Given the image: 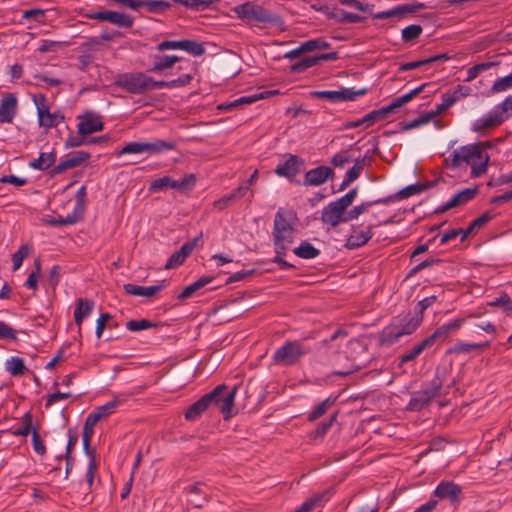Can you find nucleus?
Masks as SVG:
<instances>
[{"mask_svg": "<svg viewBox=\"0 0 512 512\" xmlns=\"http://www.w3.org/2000/svg\"><path fill=\"white\" fill-rule=\"evenodd\" d=\"M338 15L341 23H359L363 20V17L360 15L350 13L345 10H340Z\"/></svg>", "mask_w": 512, "mask_h": 512, "instance_id": "680f3d73", "label": "nucleus"}, {"mask_svg": "<svg viewBox=\"0 0 512 512\" xmlns=\"http://www.w3.org/2000/svg\"><path fill=\"white\" fill-rule=\"evenodd\" d=\"M507 118L508 116L504 115L497 105L485 116H483L480 119H477L473 123V131L479 132L487 128L497 127Z\"/></svg>", "mask_w": 512, "mask_h": 512, "instance_id": "dca6fc26", "label": "nucleus"}, {"mask_svg": "<svg viewBox=\"0 0 512 512\" xmlns=\"http://www.w3.org/2000/svg\"><path fill=\"white\" fill-rule=\"evenodd\" d=\"M34 102L37 107L39 125L47 129L56 127L64 121V116L60 112H50L46 97L43 94L34 96Z\"/></svg>", "mask_w": 512, "mask_h": 512, "instance_id": "f8f14e48", "label": "nucleus"}, {"mask_svg": "<svg viewBox=\"0 0 512 512\" xmlns=\"http://www.w3.org/2000/svg\"><path fill=\"white\" fill-rule=\"evenodd\" d=\"M85 201H86V187L81 186L76 193V206L74 208V214L82 217L85 210Z\"/></svg>", "mask_w": 512, "mask_h": 512, "instance_id": "09e8293b", "label": "nucleus"}, {"mask_svg": "<svg viewBox=\"0 0 512 512\" xmlns=\"http://www.w3.org/2000/svg\"><path fill=\"white\" fill-rule=\"evenodd\" d=\"M196 183V177L194 174H188L179 180L172 179L169 176L154 179L150 182L149 191L157 192L164 189H175L178 191L191 190Z\"/></svg>", "mask_w": 512, "mask_h": 512, "instance_id": "9d476101", "label": "nucleus"}, {"mask_svg": "<svg viewBox=\"0 0 512 512\" xmlns=\"http://www.w3.org/2000/svg\"><path fill=\"white\" fill-rule=\"evenodd\" d=\"M357 194V188H353L341 198L324 207L321 214L322 222L332 227H336L342 222H347L345 220V211L353 203Z\"/></svg>", "mask_w": 512, "mask_h": 512, "instance_id": "39448f33", "label": "nucleus"}, {"mask_svg": "<svg viewBox=\"0 0 512 512\" xmlns=\"http://www.w3.org/2000/svg\"><path fill=\"white\" fill-rule=\"evenodd\" d=\"M180 60V57L176 55L171 56H154V65L152 71H163L172 67L176 62Z\"/></svg>", "mask_w": 512, "mask_h": 512, "instance_id": "4c0bfd02", "label": "nucleus"}, {"mask_svg": "<svg viewBox=\"0 0 512 512\" xmlns=\"http://www.w3.org/2000/svg\"><path fill=\"white\" fill-rule=\"evenodd\" d=\"M305 52L314 51L317 49H326L329 47V43L321 38L311 39L302 43Z\"/></svg>", "mask_w": 512, "mask_h": 512, "instance_id": "6e6d98bb", "label": "nucleus"}, {"mask_svg": "<svg viewBox=\"0 0 512 512\" xmlns=\"http://www.w3.org/2000/svg\"><path fill=\"white\" fill-rule=\"evenodd\" d=\"M373 237L372 226H368L366 230L354 229L346 242L348 249H356L365 245Z\"/></svg>", "mask_w": 512, "mask_h": 512, "instance_id": "bb28decb", "label": "nucleus"}, {"mask_svg": "<svg viewBox=\"0 0 512 512\" xmlns=\"http://www.w3.org/2000/svg\"><path fill=\"white\" fill-rule=\"evenodd\" d=\"M149 76L141 72L124 73L117 77L115 85L131 94H143L148 91Z\"/></svg>", "mask_w": 512, "mask_h": 512, "instance_id": "1a4fd4ad", "label": "nucleus"}, {"mask_svg": "<svg viewBox=\"0 0 512 512\" xmlns=\"http://www.w3.org/2000/svg\"><path fill=\"white\" fill-rule=\"evenodd\" d=\"M367 92L366 89L354 90L351 88H345L339 91H314L312 95L318 98L328 99L332 102H341V101H353L358 96H362Z\"/></svg>", "mask_w": 512, "mask_h": 512, "instance_id": "4468645a", "label": "nucleus"}, {"mask_svg": "<svg viewBox=\"0 0 512 512\" xmlns=\"http://www.w3.org/2000/svg\"><path fill=\"white\" fill-rule=\"evenodd\" d=\"M430 186H431V184H412V185H409V186L401 189L400 191H398L395 196H391L392 197V201L394 199H406V198H408V197H410L412 195L419 194L422 191H424L427 188H429Z\"/></svg>", "mask_w": 512, "mask_h": 512, "instance_id": "e433bc0d", "label": "nucleus"}, {"mask_svg": "<svg viewBox=\"0 0 512 512\" xmlns=\"http://www.w3.org/2000/svg\"><path fill=\"white\" fill-rule=\"evenodd\" d=\"M144 6H146L150 12H157L166 10L170 5L165 1L151 0L144 1Z\"/></svg>", "mask_w": 512, "mask_h": 512, "instance_id": "e2e57ef3", "label": "nucleus"}, {"mask_svg": "<svg viewBox=\"0 0 512 512\" xmlns=\"http://www.w3.org/2000/svg\"><path fill=\"white\" fill-rule=\"evenodd\" d=\"M125 154H144L142 142H129L117 152L118 157Z\"/></svg>", "mask_w": 512, "mask_h": 512, "instance_id": "603ef678", "label": "nucleus"}, {"mask_svg": "<svg viewBox=\"0 0 512 512\" xmlns=\"http://www.w3.org/2000/svg\"><path fill=\"white\" fill-rule=\"evenodd\" d=\"M166 280H163L159 285L149 286V287H143L138 286L135 284H125L123 286L125 292L129 295L133 296H143V297H153L156 293L161 291L166 287Z\"/></svg>", "mask_w": 512, "mask_h": 512, "instance_id": "a878e982", "label": "nucleus"}, {"mask_svg": "<svg viewBox=\"0 0 512 512\" xmlns=\"http://www.w3.org/2000/svg\"><path fill=\"white\" fill-rule=\"evenodd\" d=\"M119 403H120V401L117 398H115V399L95 408V410L87 416L84 425L87 426L88 429L89 428L94 429V426L100 420L110 416L111 414H113L115 412Z\"/></svg>", "mask_w": 512, "mask_h": 512, "instance_id": "f3484780", "label": "nucleus"}, {"mask_svg": "<svg viewBox=\"0 0 512 512\" xmlns=\"http://www.w3.org/2000/svg\"><path fill=\"white\" fill-rule=\"evenodd\" d=\"M434 494L440 499H449L456 503L459 501L461 487L453 482L443 481L436 487Z\"/></svg>", "mask_w": 512, "mask_h": 512, "instance_id": "b1692460", "label": "nucleus"}, {"mask_svg": "<svg viewBox=\"0 0 512 512\" xmlns=\"http://www.w3.org/2000/svg\"><path fill=\"white\" fill-rule=\"evenodd\" d=\"M96 471H97V463H96L95 457L92 456L89 461L87 472H86V481H87V484L89 487H91L94 483Z\"/></svg>", "mask_w": 512, "mask_h": 512, "instance_id": "69168bd1", "label": "nucleus"}, {"mask_svg": "<svg viewBox=\"0 0 512 512\" xmlns=\"http://www.w3.org/2000/svg\"><path fill=\"white\" fill-rule=\"evenodd\" d=\"M199 240L200 238L196 237L193 240L184 243L178 251L174 252L169 257L165 264V269L169 270L182 265L185 259L193 252Z\"/></svg>", "mask_w": 512, "mask_h": 512, "instance_id": "a211bd4d", "label": "nucleus"}, {"mask_svg": "<svg viewBox=\"0 0 512 512\" xmlns=\"http://www.w3.org/2000/svg\"><path fill=\"white\" fill-rule=\"evenodd\" d=\"M155 325H156L155 323H153V322H151L149 320H146V319L130 320V321H128L126 323V328L129 331L137 332V331H141V330L152 328Z\"/></svg>", "mask_w": 512, "mask_h": 512, "instance_id": "3c124183", "label": "nucleus"}, {"mask_svg": "<svg viewBox=\"0 0 512 512\" xmlns=\"http://www.w3.org/2000/svg\"><path fill=\"white\" fill-rule=\"evenodd\" d=\"M424 7V4H418L417 6H411L408 4H404L398 7H395L393 9L387 10V11H381L378 13H375L373 15L374 19H388L394 16H400L405 13H413L417 9H422Z\"/></svg>", "mask_w": 512, "mask_h": 512, "instance_id": "7c9ffc66", "label": "nucleus"}, {"mask_svg": "<svg viewBox=\"0 0 512 512\" xmlns=\"http://www.w3.org/2000/svg\"><path fill=\"white\" fill-rule=\"evenodd\" d=\"M425 86L426 84H422L421 86L411 90L410 92L396 98L389 105L371 111L370 113L364 116V121L368 122V126L370 127L376 122L384 120L395 109L402 107L403 105L411 101L414 97H416L419 93H421Z\"/></svg>", "mask_w": 512, "mask_h": 512, "instance_id": "423d86ee", "label": "nucleus"}, {"mask_svg": "<svg viewBox=\"0 0 512 512\" xmlns=\"http://www.w3.org/2000/svg\"><path fill=\"white\" fill-rule=\"evenodd\" d=\"M391 201H392V197H387V198L378 199L375 201L363 202L360 205H357V206L353 207L350 211H348L345 215V220H347V222H349L351 220L357 219L361 214L365 213L374 204H379V203L388 204Z\"/></svg>", "mask_w": 512, "mask_h": 512, "instance_id": "2f4dec72", "label": "nucleus"}, {"mask_svg": "<svg viewBox=\"0 0 512 512\" xmlns=\"http://www.w3.org/2000/svg\"><path fill=\"white\" fill-rule=\"evenodd\" d=\"M56 161V152L54 149L47 152H41L39 157L29 163V166L35 170H46L54 165Z\"/></svg>", "mask_w": 512, "mask_h": 512, "instance_id": "473e14b6", "label": "nucleus"}, {"mask_svg": "<svg viewBox=\"0 0 512 512\" xmlns=\"http://www.w3.org/2000/svg\"><path fill=\"white\" fill-rule=\"evenodd\" d=\"M77 127L78 133L81 136H86L94 132L102 131L104 124L99 115L94 112H86L79 116V123Z\"/></svg>", "mask_w": 512, "mask_h": 512, "instance_id": "2eb2a0df", "label": "nucleus"}, {"mask_svg": "<svg viewBox=\"0 0 512 512\" xmlns=\"http://www.w3.org/2000/svg\"><path fill=\"white\" fill-rule=\"evenodd\" d=\"M336 418L337 414H334L331 416L329 421L320 423L315 430V436L319 437L325 435L329 428L332 426L333 422L336 420Z\"/></svg>", "mask_w": 512, "mask_h": 512, "instance_id": "774afa93", "label": "nucleus"}, {"mask_svg": "<svg viewBox=\"0 0 512 512\" xmlns=\"http://www.w3.org/2000/svg\"><path fill=\"white\" fill-rule=\"evenodd\" d=\"M293 253L303 259H313L320 254V250L315 248L310 242L303 241L298 247L293 249Z\"/></svg>", "mask_w": 512, "mask_h": 512, "instance_id": "f704fd0d", "label": "nucleus"}, {"mask_svg": "<svg viewBox=\"0 0 512 512\" xmlns=\"http://www.w3.org/2000/svg\"><path fill=\"white\" fill-rule=\"evenodd\" d=\"M32 445L37 454L43 456L46 453V445L41 439L37 429L33 430L32 433Z\"/></svg>", "mask_w": 512, "mask_h": 512, "instance_id": "13d9d810", "label": "nucleus"}, {"mask_svg": "<svg viewBox=\"0 0 512 512\" xmlns=\"http://www.w3.org/2000/svg\"><path fill=\"white\" fill-rule=\"evenodd\" d=\"M236 387L229 390L226 385H218L210 393L205 394L195 403L188 407L185 412L187 420L197 419L207 408L215 407L224 415L225 419L231 417Z\"/></svg>", "mask_w": 512, "mask_h": 512, "instance_id": "f03ea898", "label": "nucleus"}, {"mask_svg": "<svg viewBox=\"0 0 512 512\" xmlns=\"http://www.w3.org/2000/svg\"><path fill=\"white\" fill-rule=\"evenodd\" d=\"M235 13L239 18L248 21H256L262 23L276 22V18L273 17L266 9L262 6L255 5L250 2L238 5L234 8Z\"/></svg>", "mask_w": 512, "mask_h": 512, "instance_id": "9b49d317", "label": "nucleus"}, {"mask_svg": "<svg viewBox=\"0 0 512 512\" xmlns=\"http://www.w3.org/2000/svg\"><path fill=\"white\" fill-rule=\"evenodd\" d=\"M338 58L337 52L324 53L318 56H311L302 59L291 66V71L298 73L319 64L321 61H333Z\"/></svg>", "mask_w": 512, "mask_h": 512, "instance_id": "5701e85b", "label": "nucleus"}, {"mask_svg": "<svg viewBox=\"0 0 512 512\" xmlns=\"http://www.w3.org/2000/svg\"><path fill=\"white\" fill-rule=\"evenodd\" d=\"M371 160V157L368 155H365L363 158H358L354 161V165L347 171L346 177H348L350 180L355 181L363 171L366 160Z\"/></svg>", "mask_w": 512, "mask_h": 512, "instance_id": "37998d69", "label": "nucleus"}, {"mask_svg": "<svg viewBox=\"0 0 512 512\" xmlns=\"http://www.w3.org/2000/svg\"><path fill=\"white\" fill-rule=\"evenodd\" d=\"M491 145L489 142H477L455 149L451 157L452 167H459L466 163L471 166V176L480 177L487 171L489 156L485 152Z\"/></svg>", "mask_w": 512, "mask_h": 512, "instance_id": "7ed1b4c3", "label": "nucleus"}, {"mask_svg": "<svg viewBox=\"0 0 512 512\" xmlns=\"http://www.w3.org/2000/svg\"><path fill=\"white\" fill-rule=\"evenodd\" d=\"M79 216L75 215L74 213L67 215L66 217H57L52 218L48 221V223L52 226H67V225H73L79 221Z\"/></svg>", "mask_w": 512, "mask_h": 512, "instance_id": "864d4df0", "label": "nucleus"}, {"mask_svg": "<svg viewBox=\"0 0 512 512\" xmlns=\"http://www.w3.org/2000/svg\"><path fill=\"white\" fill-rule=\"evenodd\" d=\"M448 335L449 332L443 324L439 326L429 337L425 338V340L428 342L430 347H432L438 339H445Z\"/></svg>", "mask_w": 512, "mask_h": 512, "instance_id": "4d7b16f0", "label": "nucleus"}, {"mask_svg": "<svg viewBox=\"0 0 512 512\" xmlns=\"http://www.w3.org/2000/svg\"><path fill=\"white\" fill-rule=\"evenodd\" d=\"M490 342H484V343H464L459 342L455 344L450 350L449 353H469L472 350L476 349H484L489 347Z\"/></svg>", "mask_w": 512, "mask_h": 512, "instance_id": "58836bf2", "label": "nucleus"}, {"mask_svg": "<svg viewBox=\"0 0 512 512\" xmlns=\"http://www.w3.org/2000/svg\"><path fill=\"white\" fill-rule=\"evenodd\" d=\"M0 182L20 187L25 185L27 183V180L25 178H20L15 175H5L0 178Z\"/></svg>", "mask_w": 512, "mask_h": 512, "instance_id": "338daca9", "label": "nucleus"}, {"mask_svg": "<svg viewBox=\"0 0 512 512\" xmlns=\"http://www.w3.org/2000/svg\"><path fill=\"white\" fill-rule=\"evenodd\" d=\"M93 436V429L89 428L84 425L83 427V446L86 454L91 458L92 456L95 457L94 453L90 451V441Z\"/></svg>", "mask_w": 512, "mask_h": 512, "instance_id": "0e129e2a", "label": "nucleus"}, {"mask_svg": "<svg viewBox=\"0 0 512 512\" xmlns=\"http://www.w3.org/2000/svg\"><path fill=\"white\" fill-rule=\"evenodd\" d=\"M462 96H465L464 93H461V89L455 90L453 93H445L442 95V104L439 106L438 110H445L451 107L457 100H459Z\"/></svg>", "mask_w": 512, "mask_h": 512, "instance_id": "a18cd8bd", "label": "nucleus"}, {"mask_svg": "<svg viewBox=\"0 0 512 512\" xmlns=\"http://www.w3.org/2000/svg\"><path fill=\"white\" fill-rule=\"evenodd\" d=\"M351 161V156L348 151H341L334 155L331 160V163L335 167L343 168L348 162Z\"/></svg>", "mask_w": 512, "mask_h": 512, "instance_id": "bf43d9fd", "label": "nucleus"}, {"mask_svg": "<svg viewBox=\"0 0 512 512\" xmlns=\"http://www.w3.org/2000/svg\"><path fill=\"white\" fill-rule=\"evenodd\" d=\"M248 191V185H240L233 190L230 194L224 195L220 199L213 202L214 208L224 210L234 202L240 200Z\"/></svg>", "mask_w": 512, "mask_h": 512, "instance_id": "cd10ccee", "label": "nucleus"}, {"mask_svg": "<svg viewBox=\"0 0 512 512\" xmlns=\"http://www.w3.org/2000/svg\"><path fill=\"white\" fill-rule=\"evenodd\" d=\"M36 428L33 426V417L30 412H27L22 417V426L12 432L14 436H27L32 434Z\"/></svg>", "mask_w": 512, "mask_h": 512, "instance_id": "ea45409f", "label": "nucleus"}, {"mask_svg": "<svg viewBox=\"0 0 512 512\" xmlns=\"http://www.w3.org/2000/svg\"><path fill=\"white\" fill-rule=\"evenodd\" d=\"M308 351L300 341H286L275 351L273 361L279 365L292 366L298 363Z\"/></svg>", "mask_w": 512, "mask_h": 512, "instance_id": "0eeeda50", "label": "nucleus"}, {"mask_svg": "<svg viewBox=\"0 0 512 512\" xmlns=\"http://www.w3.org/2000/svg\"><path fill=\"white\" fill-rule=\"evenodd\" d=\"M334 175L333 170L328 166H318L306 172L304 184L307 186H319Z\"/></svg>", "mask_w": 512, "mask_h": 512, "instance_id": "412c9836", "label": "nucleus"}, {"mask_svg": "<svg viewBox=\"0 0 512 512\" xmlns=\"http://www.w3.org/2000/svg\"><path fill=\"white\" fill-rule=\"evenodd\" d=\"M94 308V301L86 298H79L74 311L75 323L80 327L85 317L89 316Z\"/></svg>", "mask_w": 512, "mask_h": 512, "instance_id": "c85d7f7f", "label": "nucleus"}, {"mask_svg": "<svg viewBox=\"0 0 512 512\" xmlns=\"http://www.w3.org/2000/svg\"><path fill=\"white\" fill-rule=\"evenodd\" d=\"M143 153L160 154L168 150L175 149V144L171 141L156 139L152 142H142Z\"/></svg>", "mask_w": 512, "mask_h": 512, "instance_id": "c756f323", "label": "nucleus"}, {"mask_svg": "<svg viewBox=\"0 0 512 512\" xmlns=\"http://www.w3.org/2000/svg\"><path fill=\"white\" fill-rule=\"evenodd\" d=\"M85 17L91 20L107 21L123 28H130L134 23L131 16L111 10L89 12Z\"/></svg>", "mask_w": 512, "mask_h": 512, "instance_id": "ddd939ff", "label": "nucleus"}, {"mask_svg": "<svg viewBox=\"0 0 512 512\" xmlns=\"http://www.w3.org/2000/svg\"><path fill=\"white\" fill-rule=\"evenodd\" d=\"M32 251V246L29 244H23L21 247L12 255L13 270H18L23 260L29 256Z\"/></svg>", "mask_w": 512, "mask_h": 512, "instance_id": "79ce46f5", "label": "nucleus"}, {"mask_svg": "<svg viewBox=\"0 0 512 512\" xmlns=\"http://www.w3.org/2000/svg\"><path fill=\"white\" fill-rule=\"evenodd\" d=\"M430 348L428 342L424 339L416 344L411 350L401 356V363H407L417 358L425 349Z\"/></svg>", "mask_w": 512, "mask_h": 512, "instance_id": "a19ab883", "label": "nucleus"}, {"mask_svg": "<svg viewBox=\"0 0 512 512\" xmlns=\"http://www.w3.org/2000/svg\"><path fill=\"white\" fill-rule=\"evenodd\" d=\"M5 369L14 377L24 375L26 366L20 357H11L5 362Z\"/></svg>", "mask_w": 512, "mask_h": 512, "instance_id": "c9c22d12", "label": "nucleus"}, {"mask_svg": "<svg viewBox=\"0 0 512 512\" xmlns=\"http://www.w3.org/2000/svg\"><path fill=\"white\" fill-rule=\"evenodd\" d=\"M300 164L301 160L297 156L289 155L288 159L284 163H281L276 167L275 173L278 176L292 179L299 173Z\"/></svg>", "mask_w": 512, "mask_h": 512, "instance_id": "393cba45", "label": "nucleus"}, {"mask_svg": "<svg viewBox=\"0 0 512 512\" xmlns=\"http://www.w3.org/2000/svg\"><path fill=\"white\" fill-rule=\"evenodd\" d=\"M477 188H466L455 194L447 203L439 207L436 212H446L452 208L465 205L477 194Z\"/></svg>", "mask_w": 512, "mask_h": 512, "instance_id": "4be33fe9", "label": "nucleus"}, {"mask_svg": "<svg viewBox=\"0 0 512 512\" xmlns=\"http://www.w3.org/2000/svg\"><path fill=\"white\" fill-rule=\"evenodd\" d=\"M444 382V378L441 377L439 373L435 376V378L431 382V386L425 390L416 392L409 404L408 408L413 411H419L423 409L426 405H428L432 399L436 398L440 395L441 388Z\"/></svg>", "mask_w": 512, "mask_h": 512, "instance_id": "6e6552de", "label": "nucleus"}, {"mask_svg": "<svg viewBox=\"0 0 512 512\" xmlns=\"http://www.w3.org/2000/svg\"><path fill=\"white\" fill-rule=\"evenodd\" d=\"M212 280L213 277L210 276H204L199 278L192 284L185 287V289L178 295V299L183 300L191 297L196 291L211 283Z\"/></svg>", "mask_w": 512, "mask_h": 512, "instance_id": "72a5a7b5", "label": "nucleus"}, {"mask_svg": "<svg viewBox=\"0 0 512 512\" xmlns=\"http://www.w3.org/2000/svg\"><path fill=\"white\" fill-rule=\"evenodd\" d=\"M422 33L420 25H409L402 30V40L404 42H412L416 40Z\"/></svg>", "mask_w": 512, "mask_h": 512, "instance_id": "49530a36", "label": "nucleus"}, {"mask_svg": "<svg viewBox=\"0 0 512 512\" xmlns=\"http://www.w3.org/2000/svg\"><path fill=\"white\" fill-rule=\"evenodd\" d=\"M88 158H90V154L88 152H75L72 156L65 160L60 161L56 166H54L51 170V176H55L63 173L66 170L75 168L81 165Z\"/></svg>", "mask_w": 512, "mask_h": 512, "instance_id": "aec40b11", "label": "nucleus"}, {"mask_svg": "<svg viewBox=\"0 0 512 512\" xmlns=\"http://www.w3.org/2000/svg\"><path fill=\"white\" fill-rule=\"evenodd\" d=\"M18 101L15 94L9 93L0 101V123H12L17 114Z\"/></svg>", "mask_w": 512, "mask_h": 512, "instance_id": "6ab92c4d", "label": "nucleus"}, {"mask_svg": "<svg viewBox=\"0 0 512 512\" xmlns=\"http://www.w3.org/2000/svg\"><path fill=\"white\" fill-rule=\"evenodd\" d=\"M435 295L426 297L419 301L414 312H409L402 317H397L391 324L386 326L379 336L382 345H392L402 336L412 334L422 323L424 311L435 303Z\"/></svg>", "mask_w": 512, "mask_h": 512, "instance_id": "f257e3e1", "label": "nucleus"}, {"mask_svg": "<svg viewBox=\"0 0 512 512\" xmlns=\"http://www.w3.org/2000/svg\"><path fill=\"white\" fill-rule=\"evenodd\" d=\"M295 213L280 208L274 218L273 241L276 254H286L290 250L295 234Z\"/></svg>", "mask_w": 512, "mask_h": 512, "instance_id": "20e7f679", "label": "nucleus"}, {"mask_svg": "<svg viewBox=\"0 0 512 512\" xmlns=\"http://www.w3.org/2000/svg\"><path fill=\"white\" fill-rule=\"evenodd\" d=\"M488 305L492 307H502L506 311H512V299L506 293L501 294L499 297L489 302Z\"/></svg>", "mask_w": 512, "mask_h": 512, "instance_id": "5fc2aeb1", "label": "nucleus"}, {"mask_svg": "<svg viewBox=\"0 0 512 512\" xmlns=\"http://www.w3.org/2000/svg\"><path fill=\"white\" fill-rule=\"evenodd\" d=\"M180 50H184L193 56H201L205 52L202 44L192 40H181Z\"/></svg>", "mask_w": 512, "mask_h": 512, "instance_id": "c03bdc74", "label": "nucleus"}, {"mask_svg": "<svg viewBox=\"0 0 512 512\" xmlns=\"http://www.w3.org/2000/svg\"><path fill=\"white\" fill-rule=\"evenodd\" d=\"M0 339L17 340L16 331L3 321H0Z\"/></svg>", "mask_w": 512, "mask_h": 512, "instance_id": "052dcab7", "label": "nucleus"}, {"mask_svg": "<svg viewBox=\"0 0 512 512\" xmlns=\"http://www.w3.org/2000/svg\"><path fill=\"white\" fill-rule=\"evenodd\" d=\"M334 403V400L331 398H327L324 401H322L320 404L316 406V408L309 414L308 420L309 421H315L319 417H321L329 407Z\"/></svg>", "mask_w": 512, "mask_h": 512, "instance_id": "8fccbe9b", "label": "nucleus"}, {"mask_svg": "<svg viewBox=\"0 0 512 512\" xmlns=\"http://www.w3.org/2000/svg\"><path fill=\"white\" fill-rule=\"evenodd\" d=\"M510 88H512V72L505 77L497 79L491 87V92L500 93Z\"/></svg>", "mask_w": 512, "mask_h": 512, "instance_id": "de8ad7c7", "label": "nucleus"}]
</instances>
